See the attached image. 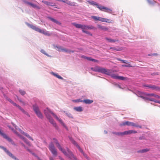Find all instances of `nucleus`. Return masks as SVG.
Instances as JSON below:
<instances>
[{
  "label": "nucleus",
  "instance_id": "obj_55",
  "mask_svg": "<svg viewBox=\"0 0 160 160\" xmlns=\"http://www.w3.org/2000/svg\"><path fill=\"white\" fill-rule=\"evenodd\" d=\"M159 73H158V72H153V73H152L151 74V75H158Z\"/></svg>",
  "mask_w": 160,
  "mask_h": 160
},
{
  "label": "nucleus",
  "instance_id": "obj_59",
  "mask_svg": "<svg viewBox=\"0 0 160 160\" xmlns=\"http://www.w3.org/2000/svg\"><path fill=\"white\" fill-rule=\"evenodd\" d=\"M144 139V137H140L139 138V139L140 140H142V139Z\"/></svg>",
  "mask_w": 160,
  "mask_h": 160
},
{
  "label": "nucleus",
  "instance_id": "obj_20",
  "mask_svg": "<svg viewBox=\"0 0 160 160\" xmlns=\"http://www.w3.org/2000/svg\"><path fill=\"white\" fill-rule=\"evenodd\" d=\"M84 29H94V30H95L96 29V28H94L93 26H87L84 25Z\"/></svg>",
  "mask_w": 160,
  "mask_h": 160
},
{
  "label": "nucleus",
  "instance_id": "obj_21",
  "mask_svg": "<svg viewBox=\"0 0 160 160\" xmlns=\"http://www.w3.org/2000/svg\"><path fill=\"white\" fill-rule=\"evenodd\" d=\"M48 18L50 20L52 21V22H54V23L57 24L58 25L61 24V23L59 22L57 20H56L54 19L53 18H52L51 17H48Z\"/></svg>",
  "mask_w": 160,
  "mask_h": 160
},
{
  "label": "nucleus",
  "instance_id": "obj_5",
  "mask_svg": "<svg viewBox=\"0 0 160 160\" xmlns=\"http://www.w3.org/2000/svg\"><path fill=\"white\" fill-rule=\"evenodd\" d=\"M48 148L52 153L54 156H56L57 155L58 153L57 150L52 142H50L48 146Z\"/></svg>",
  "mask_w": 160,
  "mask_h": 160
},
{
  "label": "nucleus",
  "instance_id": "obj_56",
  "mask_svg": "<svg viewBox=\"0 0 160 160\" xmlns=\"http://www.w3.org/2000/svg\"><path fill=\"white\" fill-rule=\"evenodd\" d=\"M11 129H12V131L14 132H15L16 134H18V132H17L16 131L14 130V129H13V128H11Z\"/></svg>",
  "mask_w": 160,
  "mask_h": 160
},
{
  "label": "nucleus",
  "instance_id": "obj_37",
  "mask_svg": "<svg viewBox=\"0 0 160 160\" xmlns=\"http://www.w3.org/2000/svg\"><path fill=\"white\" fill-rule=\"evenodd\" d=\"M83 100L80 99H77L74 100L72 101L74 102L77 103L79 102H83Z\"/></svg>",
  "mask_w": 160,
  "mask_h": 160
},
{
  "label": "nucleus",
  "instance_id": "obj_4",
  "mask_svg": "<svg viewBox=\"0 0 160 160\" xmlns=\"http://www.w3.org/2000/svg\"><path fill=\"white\" fill-rule=\"evenodd\" d=\"M53 140L54 141V143L56 144V146L58 149L62 151V152L66 156L68 153V152L67 151V148H66V150H65L62 148V147L58 142V141L56 138H53Z\"/></svg>",
  "mask_w": 160,
  "mask_h": 160
},
{
  "label": "nucleus",
  "instance_id": "obj_29",
  "mask_svg": "<svg viewBox=\"0 0 160 160\" xmlns=\"http://www.w3.org/2000/svg\"><path fill=\"white\" fill-rule=\"evenodd\" d=\"M18 108L24 113L25 114L27 115V116H28L29 117L30 116V115L28 114V113L26 112L25 110H24L22 108H21L20 106Z\"/></svg>",
  "mask_w": 160,
  "mask_h": 160
},
{
  "label": "nucleus",
  "instance_id": "obj_39",
  "mask_svg": "<svg viewBox=\"0 0 160 160\" xmlns=\"http://www.w3.org/2000/svg\"><path fill=\"white\" fill-rule=\"evenodd\" d=\"M19 92L22 95H25L26 93L25 91L22 90H19Z\"/></svg>",
  "mask_w": 160,
  "mask_h": 160
},
{
  "label": "nucleus",
  "instance_id": "obj_8",
  "mask_svg": "<svg viewBox=\"0 0 160 160\" xmlns=\"http://www.w3.org/2000/svg\"><path fill=\"white\" fill-rule=\"evenodd\" d=\"M144 87L147 88L152 90L157 91H160V87L157 86L152 84H145L143 85Z\"/></svg>",
  "mask_w": 160,
  "mask_h": 160
},
{
  "label": "nucleus",
  "instance_id": "obj_12",
  "mask_svg": "<svg viewBox=\"0 0 160 160\" xmlns=\"http://www.w3.org/2000/svg\"><path fill=\"white\" fill-rule=\"evenodd\" d=\"M140 97L142 98L145 100H149L150 101H153L155 102L160 104V101L155 100L153 98H149L147 97H144L143 96H141Z\"/></svg>",
  "mask_w": 160,
  "mask_h": 160
},
{
  "label": "nucleus",
  "instance_id": "obj_57",
  "mask_svg": "<svg viewBox=\"0 0 160 160\" xmlns=\"http://www.w3.org/2000/svg\"><path fill=\"white\" fill-rule=\"evenodd\" d=\"M122 63H127V61H125L124 60H122Z\"/></svg>",
  "mask_w": 160,
  "mask_h": 160
},
{
  "label": "nucleus",
  "instance_id": "obj_3",
  "mask_svg": "<svg viewBox=\"0 0 160 160\" xmlns=\"http://www.w3.org/2000/svg\"><path fill=\"white\" fill-rule=\"evenodd\" d=\"M26 24L30 28H32L33 30L39 32L40 33L43 34L44 35L47 36H50L51 35V34L49 33V32L47 31L46 30L43 29H41L39 28L38 27H37L36 26L33 25L32 24H30L28 22H26Z\"/></svg>",
  "mask_w": 160,
  "mask_h": 160
},
{
  "label": "nucleus",
  "instance_id": "obj_9",
  "mask_svg": "<svg viewBox=\"0 0 160 160\" xmlns=\"http://www.w3.org/2000/svg\"><path fill=\"white\" fill-rule=\"evenodd\" d=\"M67 151L68 152V153L66 156L71 160H78L76 157L74 155L72 152L68 148H67Z\"/></svg>",
  "mask_w": 160,
  "mask_h": 160
},
{
  "label": "nucleus",
  "instance_id": "obj_7",
  "mask_svg": "<svg viewBox=\"0 0 160 160\" xmlns=\"http://www.w3.org/2000/svg\"><path fill=\"white\" fill-rule=\"evenodd\" d=\"M91 18L96 21H99L103 22H107L108 23H111L112 22L111 21H110V20L107 18H102L96 16H92Z\"/></svg>",
  "mask_w": 160,
  "mask_h": 160
},
{
  "label": "nucleus",
  "instance_id": "obj_17",
  "mask_svg": "<svg viewBox=\"0 0 160 160\" xmlns=\"http://www.w3.org/2000/svg\"><path fill=\"white\" fill-rule=\"evenodd\" d=\"M155 94L154 93H144L143 95H140V97L141 98V96H143L144 97H147L149 98H151V97H155Z\"/></svg>",
  "mask_w": 160,
  "mask_h": 160
},
{
  "label": "nucleus",
  "instance_id": "obj_54",
  "mask_svg": "<svg viewBox=\"0 0 160 160\" xmlns=\"http://www.w3.org/2000/svg\"><path fill=\"white\" fill-rule=\"evenodd\" d=\"M12 104L14 106H16V107H18V108H19V107H20V106H19V105L17 104L16 103H15L14 102Z\"/></svg>",
  "mask_w": 160,
  "mask_h": 160
},
{
  "label": "nucleus",
  "instance_id": "obj_27",
  "mask_svg": "<svg viewBox=\"0 0 160 160\" xmlns=\"http://www.w3.org/2000/svg\"><path fill=\"white\" fill-rule=\"evenodd\" d=\"M18 108L24 113L25 114L27 115V116H28L29 117L30 116V115L28 114V113L26 112L25 110H24L22 108H21L20 106Z\"/></svg>",
  "mask_w": 160,
  "mask_h": 160
},
{
  "label": "nucleus",
  "instance_id": "obj_32",
  "mask_svg": "<svg viewBox=\"0 0 160 160\" xmlns=\"http://www.w3.org/2000/svg\"><path fill=\"white\" fill-rule=\"evenodd\" d=\"M64 112L65 113L66 115L69 118H73L72 115L70 113L66 112Z\"/></svg>",
  "mask_w": 160,
  "mask_h": 160
},
{
  "label": "nucleus",
  "instance_id": "obj_47",
  "mask_svg": "<svg viewBox=\"0 0 160 160\" xmlns=\"http://www.w3.org/2000/svg\"><path fill=\"white\" fill-rule=\"evenodd\" d=\"M83 156L87 160H91L90 158L88 157L86 153L83 155Z\"/></svg>",
  "mask_w": 160,
  "mask_h": 160
},
{
  "label": "nucleus",
  "instance_id": "obj_36",
  "mask_svg": "<svg viewBox=\"0 0 160 160\" xmlns=\"http://www.w3.org/2000/svg\"><path fill=\"white\" fill-rule=\"evenodd\" d=\"M112 133L114 134H115L118 136H122V132H112Z\"/></svg>",
  "mask_w": 160,
  "mask_h": 160
},
{
  "label": "nucleus",
  "instance_id": "obj_23",
  "mask_svg": "<svg viewBox=\"0 0 160 160\" xmlns=\"http://www.w3.org/2000/svg\"><path fill=\"white\" fill-rule=\"evenodd\" d=\"M0 148L3 149L8 156H9L11 153L9 151L7 150L5 147L2 146H0Z\"/></svg>",
  "mask_w": 160,
  "mask_h": 160
},
{
  "label": "nucleus",
  "instance_id": "obj_22",
  "mask_svg": "<svg viewBox=\"0 0 160 160\" xmlns=\"http://www.w3.org/2000/svg\"><path fill=\"white\" fill-rule=\"evenodd\" d=\"M93 101L92 100L90 99H84L83 100V102L86 104H90L93 102Z\"/></svg>",
  "mask_w": 160,
  "mask_h": 160
},
{
  "label": "nucleus",
  "instance_id": "obj_63",
  "mask_svg": "<svg viewBox=\"0 0 160 160\" xmlns=\"http://www.w3.org/2000/svg\"><path fill=\"white\" fill-rule=\"evenodd\" d=\"M49 160H54L52 157H49Z\"/></svg>",
  "mask_w": 160,
  "mask_h": 160
},
{
  "label": "nucleus",
  "instance_id": "obj_35",
  "mask_svg": "<svg viewBox=\"0 0 160 160\" xmlns=\"http://www.w3.org/2000/svg\"><path fill=\"white\" fill-rule=\"evenodd\" d=\"M87 59L88 60H89V61H92V62H98V60H96V59H93V58H90V57H88L87 58Z\"/></svg>",
  "mask_w": 160,
  "mask_h": 160
},
{
  "label": "nucleus",
  "instance_id": "obj_11",
  "mask_svg": "<svg viewBox=\"0 0 160 160\" xmlns=\"http://www.w3.org/2000/svg\"><path fill=\"white\" fill-rule=\"evenodd\" d=\"M0 135L3 137L7 139L9 142H11L12 144L15 145L13 141L8 137L6 134L2 132L0 130Z\"/></svg>",
  "mask_w": 160,
  "mask_h": 160
},
{
  "label": "nucleus",
  "instance_id": "obj_38",
  "mask_svg": "<svg viewBox=\"0 0 160 160\" xmlns=\"http://www.w3.org/2000/svg\"><path fill=\"white\" fill-rule=\"evenodd\" d=\"M10 157L12 158L15 160H19L18 158H16L15 156H14L12 153L10 154L9 155Z\"/></svg>",
  "mask_w": 160,
  "mask_h": 160
},
{
  "label": "nucleus",
  "instance_id": "obj_26",
  "mask_svg": "<svg viewBox=\"0 0 160 160\" xmlns=\"http://www.w3.org/2000/svg\"><path fill=\"white\" fill-rule=\"evenodd\" d=\"M106 40H107L108 42H114L117 41L116 40L110 38H105Z\"/></svg>",
  "mask_w": 160,
  "mask_h": 160
},
{
  "label": "nucleus",
  "instance_id": "obj_53",
  "mask_svg": "<svg viewBox=\"0 0 160 160\" xmlns=\"http://www.w3.org/2000/svg\"><path fill=\"white\" fill-rule=\"evenodd\" d=\"M122 66L123 67H131V66L130 65V64H128V65H122Z\"/></svg>",
  "mask_w": 160,
  "mask_h": 160
},
{
  "label": "nucleus",
  "instance_id": "obj_14",
  "mask_svg": "<svg viewBox=\"0 0 160 160\" xmlns=\"http://www.w3.org/2000/svg\"><path fill=\"white\" fill-rule=\"evenodd\" d=\"M87 1L90 4L93 6H96L97 8H99L100 5L98 3L93 1L87 0Z\"/></svg>",
  "mask_w": 160,
  "mask_h": 160
},
{
  "label": "nucleus",
  "instance_id": "obj_52",
  "mask_svg": "<svg viewBox=\"0 0 160 160\" xmlns=\"http://www.w3.org/2000/svg\"><path fill=\"white\" fill-rule=\"evenodd\" d=\"M6 99L12 104L14 102L12 100H11L9 98H6Z\"/></svg>",
  "mask_w": 160,
  "mask_h": 160
},
{
  "label": "nucleus",
  "instance_id": "obj_18",
  "mask_svg": "<svg viewBox=\"0 0 160 160\" xmlns=\"http://www.w3.org/2000/svg\"><path fill=\"white\" fill-rule=\"evenodd\" d=\"M126 125L128 126H132L135 127H138V126L136 124L133 122H130L129 121H126Z\"/></svg>",
  "mask_w": 160,
  "mask_h": 160
},
{
  "label": "nucleus",
  "instance_id": "obj_58",
  "mask_svg": "<svg viewBox=\"0 0 160 160\" xmlns=\"http://www.w3.org/2000/svg\"><path fill=\"white\" fill-rule=\"evenodd\" d=\"M155 98H160V96H159L158 95H155Z\"/></svg>",
  "mask_w": 160,
  "mask_h": 160
},
{
  "label": "nucleus",
  "instance_id": "obj_2",
  "mask_svg": "<svg viewBox=\"0 0 160 160\" xmlns=\"http://www.w3.org/2000/svg\"><path fill=\"white\" fill-rule=\"evenodd\" d=\"M92 70L96 72H100L109 75L113 79L122 80H126V78L122 76H119L117 74L112 73V70L106 69L105 68L99 67H96L94 68H92Z\"/></svg>",
  "mask_w": 160,
  "mask_h": 160
},
{
  "label": "nucleus",
  "instance_id": "obj_34",
  "mask_svg": "<svg viewBox=\"0 0 160 160\" xmlns=\"http://www.w3.org/2000/svg\"><path fill=\"white\" fill-rule=\"evenodd\" d=\"M108 8L102 6V5H101L99 9L100 10L102 11H103V10L107 11V8Z\"/></svg>",
  "mask_w": 160,
  "mask_h": 160
},
{
  "label": "nucleus",
  "instance_id": "obj_28",
  "mask_svg": "<svg viewBox=\"0 0 160 160\" xmlns=\"http://www.w3.org/2000/svg\"><path fill=\"white\" fill-rule=\"evenodd\" d=\"M18 108L24 113L25 114L27 115V116H28L29 117L30 116V115L28 114V113L26 112L25 110H24L22 108H21L20 106Z\"/></svg>",
  "mask_w": 160,
  "mask_h": 160
},
{
  "label": "nucleus",
  "instance_id": "obj_6",
  "mask_svg": "<svg viewBox=\"0 0 160 160\" xmlns=\"http://www.w3.org/2000/svg\"><path fill=\"white\" fill-rule=\"evenodd\" d=\"M33 109L35 113L38 118H42L43 117L42 114L40 112L38 107L36 105L33 106Z\"/></svg>",
  "mask_w": 160,
  "mask_h": 160
},
{
  "label": "nucleus",
  "instance_id": "obj_62",
  "mask_svg": "<svg viewBox=\"0 0 160 160\" xmlns=\"http://www.w3.org/2000/svg\"><path fill=\"white\" fill-rule=\"evenodd\" d=\"M82 58H85L86 59H87V58H88V57H86V56H85L84 55H82Z\"/></svg>",
  "mask_w": 160,
  "mask_h": 160
},
{
  "label": "nucleus",
  "instance_id": "obj_41",
  "mask_svg": "<svg viewBox=\"0 0 160 160\" xmlns=\"http://www.w3.org/2000/svg\"><path fill=\"white\" fill-rule=\"evenodd\" d=\"M147 1L148 3H149V4L152 5H153L154 3L155 2V1H152L150 0H147Z\"/></svg>",
  "mask_w": 160,
  "mask_h": 160
},
{
  "label": "nucleus",
  "instance_id": "obj_46",
  "mask_svg": "<svg viewBox=\"0 0 160 160\" xmlns=\"http://www.w3.org/2000/svg\"><path fill=\"white\" fill-rule=\"evenodd\" d=\"M21 133L23 134L24 135L26 136L27 138H28L30 136V135L27 133H25L23 131H22V132H21Z\"/></svg>",
  "mask_w": 160,
  "mask_h": 160
},
{
  "label": "nucleus",
  "instance_id": "obj_33",
  "mask_svg": "<svg viewBox=\"0 0 160 160\" xmlns=\"http://www.w3.org/2000/svg\"><path fill=\"white\" fill-rule=\"evenodd\" d=\"M40 52L41 53H42L44 54V55H46L48 57H51V56H50V55H49L48 54H47L46 51L44 50H43V49H41L40 51Z\"/></svg>",
  "mask_w": 160,
  "mask_h": 160
},
{
  "label": "nucleus",
  "instance_id": "obj_50",
  "mask_svg": "<svg viewBox=\"0 0 160 160\" xmlns=\"http://www.w3.org/2000/svg\"><path fill=\"white\" fill-rule=\"evenodd\" d=\"M65 3H67L68 4L70 5H72V2H70V1L67 0H66L65 1Z\"/></svg>",
  "mask_w": 160,
  "mask_h": 160
},
{
  "label": "nucleus",
  "instance_id": "obj_25",
  "mask_svg": "<svg viewBox=\"0 0 160 160\" xmlns=\"http://www.w3.org/2000/svg\"><path fill=\"white\" fill-rule=\"evenodd\" d=\"M74 109L78 112H81L83 111L82 108L81 107H76L74 108Z\"/></svg>",
  "mask_w": 160,
  "mask_h": 160
},
{
  "label": "nucleus",
  "instance_id": "obj_42",
  "mask_svg": "<svg viewBox=\"0 0 160 160\" xmlns=\"http://www.w3.org/2000/svg\"><path fill=\"white\" fill-rule=\"evenodd\" d=\"M84 30L85 29H83L82 30V31L83 32H84V33H86L87 34H88L89 35H90L91 36L92 35V34H91L89 32H88V31H87L85 30Z\"/></svg>",
  "mask_w": 160,
  "mask_h": 160
},
{
  "label": "nucleus",
  "instance_id": "obj_45",
  "mask_svg": "<svg viewBox=\"0 0 160 160\" xmlns=\"http://www.w3.org/2000/svg\"><path fill=\"white\" fill-rule=\"evenodd\" d=\"M126 122H122L121 123H120L119 124V126H126Z\"/></svg>",
  "mask_w": 160,
  "mask_h": 160
},
{
  "label": "nucleus",
  "instance_id": "obj_15",
  "mask_svg": "<svg viewBox=\"0 0 160 160\" xmlns=\"http://www.w3.org/2000/svg\"><path fill=\"white\" fill-rule=\"evenodd\" d=\"M73 24L77 28H81L82 30L83 29H84L85 28L84 25H82L80 24H77L75 23H73Z\"/></svg>",
  "mask_w": 160,
  "mask_h": 160
},
{
  "label": "nucleus",
  "instance_id": "obj_19",
  "mask_svg": "<svg viewBox=\"0 0 160 160\" xmlns=\"http://www.w3.org/2000/svg\"><path fill=\"white\" fill-rule=\"evenodd\" d=\"M150 150L148 148H145L142 149V150H138L137 151V152L138 153H144L147 152H148Z\"/></svg>",
  "mask_w": 160,
  "mask_h": 160
},
{
  "label": "nucleus",
  "instance_id": "obj_43",
  "mask_svg": "<svg viewBox=\"0 0 160 160\" xmlns=\"http://www.w3.org/2000/svg\"><path fill=\"white\" fill-rule=\"evenodd\" d=\"M56 47L58 49V50L59 51H62V49L63 48L62 47L59 46H56Z\"/></svg>",
  "mask_w": 160,
  "mask_h": 160
},
{
  "label": "nucleus",
  "instance_id": "obj_48",
  "mask_svg": "<svg viewBox=\"0 0 160 160\" xmlns=\"http://www.w3.org/2000/svg\"><path fill=\"white\" fill-rule=\"evenodd\" d=\"M107 11L103 10V11L106 12H108V13H111L112 11V10L110 8H107Z\"/></svg>",
  "mask_w": 160,
  "mask_h": 160
},
{
  "label": "nucleus",
  "instance_id": "obj_61",
  "mask_svg": "<svg viewBox=\"0 0 160 160\" xmlns=\"http://www.w3.org/2000/svg\"><path fill=\"white\" fill-rule=\"evenodd\" d=\"M69 51H70L69 52H68L69 53H70L71 52L73 53L74 52V51L73 50H69Z\"/></svg>",
  "mask_w": 160,
  "mask_h": 160
},
{
  "label": "nucleus",
  "instance_id": "obj_30",
  "mask_svg": "<svg viewBox=\"0 0 160 160\" xmlns=\"http://www.w3.org/2000/svg\"><path fill=\"white\" fill-rule=\"evenodd\" d=\"M98 28L103 30H107V28L104 26H102L100 25H98L97 26Z\"/></svg>",
  "mask_w": 160,
  "mask_h": 160
},
{
  "label": "nucleus",
  "instance_id": "obj_49",
  "mask_svg": "<svg viewBox=\"0 0 160 160\" xmlns=\"http://www.w3.org/2000/svg\"><path fill=\"white\" fill-rule=\"evenodd\" d=\"M107 11L103 10V11L106 12H108V13H111L112 11V10L110 8H107Z\"/></svg>",
  "mask_w": 160,
  "mask_h": 160
},
{
  "label": "nucleus",
  "instance_id": "obj_64",
  "mask_svg": "<svg viewBox=\"0 0 160 160\" xmlns=\"http://www.w3.org/2000/svg\"><path fill=\"white\" fill-rule=\"evenodd\" d=\"M104 132L105 134H107L108 133L107 131L106 130H104Z\"/></svg>",
  "mask_w": 160,
  "mask_h": 160
},
{
  "label": "nucleus",
  "instance_id": "obj_10",
  "mask_svg": "<svg viewBox=\"0 0 160 160\" xmlns=\"http://www.w3.org/2000/svg\"><path fill=\"white\" fill-rule=\"evenodd\" d=\"M69 139L72 143H73L77 148L78 149L79 151L83 154V155L85 153L82 150L80 147V146L72 138L69 137Z\"/></svg>",
  "mask_w": 160,
  "mask_h": 160
},
{
  "label": "nucleus",
  "instance_id": "obj_1",
  "mask_svg": "<svg viewBox=\"0 0 160 160\" xmlns=\"http://www.w3.org/2000/svg\"><path fill=\"white\" fill-rule=\"evenodd\" d=\"M44 114L45 115L47 118L49 120V122L52 124L53 125V126L57 128V126L56 122L54 121L52 118L51 116V114H52V115L54 117V118L57 120H58L60 123L65 128L68 130V128L67 127L66 125L62 122V120L60 118H59L56 115L54 114L48 108H47L46 109H45L44 111Z\"/></svg>",
  "mask_w": 160,
  "mask_h": 160
},
{
  "label": "nucleus",
  "instance_id": "obj_60",
  "mask_svg": "<svg viewBox=\"0 0 160 160\" xmlns=\"http://www.w3.org/2000/svg\"><path fill=\"white\" fill-rule=\"evenodd\" d=\"M28 138L29 139L32 141H33V140L32 137H31L30 136Z\"/></svg>",
  "mask_w": 160,
  "mask_h": 160
},
{
  "label": "nucleus",
  "instance_id": "obj_24",
  "mask_svg": "<svg viewBox=\"0 0 160 160\" xmlns=\"http://www.w3.org/2000/svg\"><path fill=\"white\" fill-rule=\"evenodd\" d=\"M42 2L47 5L51 6H56V5H52V3L43 0L42 1Z\"/></svg>",
  "mask_w": 160,
  "mask_h": 160
},
{
  "label": "nucleus",
  "instance_id": "obj_44",
  "mask_svg": "<svg viewBox=\"0 0 160 160\" xmlns=\"http://www.w3.org/2000/svg\"><path fill=\"white\" fill-rule=\"evenodd\" d=\"M23 1L26 4H27L29 5H30L31 3L30 2H28L27 0H23Z\"/></svg>",
  "mask_w": 160,
  "mask_h": 160
},
{
  "label": "nucleus",
  "instance_id": "obj_13",
  "mask_svg": "<svg viewBox=\"0 0 160 160\" xmlns=\"http://www.w3.org/2000/svg\"><path fill=\"white\" fill-rule=\"evenodd\" d=\"M137 133V132L134 130H129L123 132H122V136L125 135H130L132 133Z\"/></svg>",
  "mask_w": 160,
  "mask_h": 160
},
{
  "label": "nucleus",
  "instance_id": "obj_31",
  "mask_svg": "<svg viewBox=\"0 0 160 160\" xmlns=\"http://www.w3.org/2000/svg\"><path fill=\"white\" fill-rule=\"evenodd\" d=\"M30 6H32L33 8H37L38 9H40V7L39 6L35 4L32 3L31 2V3Z\"/></svg>",
  "mask_w": 160,
  "mask_h": 160
},
{
  "label": "nucleus",
  "instance_id": "obj_16",
  "mask_svg": "<svg viewBox=\"0 0 160 160\" xmlns=\"http://www.w3.org/2000/svg\"><path fill=\"white\" fill-rule=\"evenodd\" d=\"M50 74L59 79L61 80L64 79L63 78L59 75L57 73H55L53 72H50Z\"/></svg>",
  "mask_w": 160,
  "mask_h": 160
},
{
  "label": "nucleus",
  "instance_id": "obj_51",
  "mask_svg": "<svg viewBox=\"0 0 160 160\" xmlns=\"http://www.w3.org/2000/svg\"><path fill=\"white\" fill-rule=\"evenodd\" d=\"M22 139H23L24 140V141L25 142H26V143H27V144L29 143L28 141L25 138H24V137H22Z\"/></svg>",
  "mask_w": 160,
  "mask_h": 160
},
{
  "label": "nucleus",
  "instance_id": "obj_40",
  "mask_svg": "<svg viewBox=\"0 0 160 160\" xmlns=\"http://www.w3.org/2000/svg\"><path fill=\"white\" fill-rule=\"evenodd\" d=\"M62 51L64 52H67L68 53V52H69L70 51H69V50H68V49H67L66 48H62Z\"/></svg>",
  "mask_w": 160,
  "mask_h": 160
}]
</instances>
